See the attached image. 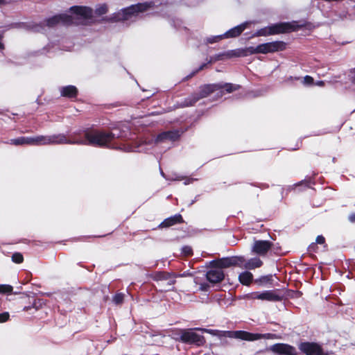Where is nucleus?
Returning a JSON list of instances; mask_svg holds the SVG:
<instances>
[{
  "mask_svg": "<svg viewBox=\"0 0 355 355\" xmlns=\"http://www.w3.org/2000/svg\"><path fill=\"white\" fill-rule=\"evenodd\" d=\"M92 17V10L88 7L73 6L71 7L68 13L55 16L49 20L50 25L57 24H77L80 19H87Z\"/></svg>",
  "mask_w": 355,
  "mask_h": 355,
  "instance_id": "nucleus-1",
  "label": "nucleus"
},
{
  "mask_svg": "<svg viewBox=\"0 0 355 355\" xmlns=\"http://www.w3.org/2000/svg\"><path fill=\"white\" fill-rule=\"evenodd\" d=\"M64 135H58L52 136H37L35 137H19L11 139L8 144L12 145H47L59 144H71Z\"/></svg>",
  "mask_w": 355,
  "mask_h": 355,
  "instance_id": "nucleus-2",
  "label": "nucleus"
},
{
  "mask_svg": "<svg viewBox=\"0 0 355 355\" xmlns=\"http://www.w3.org/2000/svg\"><path fill=\"white\" fill-rule=\"evenodd\" d=\"M149 5L148 3H138L132 5L126 8L122 9L116 12L113 16L114 21H126L130 20L148 10Z\"/></svg>",
  "mask_w": 355,
  "mask_h": 355,
  "instance_id": "nucleus-3",
  "label": "nucleus"
},
{
  "mask_svg": "<svg viewBox=\"0 0 355 355\" xmlns=\"http://www.w3.org/2000/svg\"><path fill=\"white\" fill-rule=\"evenodd\" d=\"M286 44L282 41H275L259 44L255 47L250 46L245 49L247 54L268 53L276 51H282L286 49Z\"/></svg>",
  "mask_w": 355,
  "mask_h": 355,
  "instance_id": "nucleus-4",
  "label": "nucleus"
},
{
  "mask_svg": "<svg viewBox=\"0 0 355 355\" xmlns=\"http://www.w3.org/2000/svg\"><path fill=\"white\" fill-rule=\"evenodd\" d=\"M88 144L98 146H107L114 138V135L110 132H92L85 135Z\"/></svg>",
  "mask_w": 355,
  "mask_h": 355,
  "instance_id": "nucleus-5",
  "label": "nucleus"
},
{
  "mask_svg": "<svg viewBox=\"0 0 355 355\" xmlns=\"http://www.w3.org/2000/svg\"><path fill=\"white\" fill-rule=\"evenodd\" d=\"M244 299L248 300H259L261 301L278 302L282 300V297L277 291H257L246 294Z\"/></svg>",
  "mask_w": 355,
  "mask_h": 355,
  "instance_id": "nucleus-6",
  "label": "nucleus"
},
{
  "mask_svg": "<svg viewBox=\"0 0 355 355\" xmlns=\"http://www.w3.org/2000/svg\"><path fill=\"white\" fill-rule=\"evenodd\" d=\"M197 329H190L182 330L180 333V339L181 341L187 343H193L198 345H202L205 343L204 337L196 332Z\"/></svg>",
  "mask_w": 355,
  "mask_h": 355,
  "instance_id": "nucleus-7",
  "label": "nucleus"
},
{
  "mask_svg": "<svg viewBox=\"0 0 355 355\" xmlns=\"http://www.w3.org/2000/svg\"><path fill=\"white\" fill-rule=\"evenodd\" d=\"M230 337L239 338L241 340L253 341L261 338H270L272 337L271 334H251L243 331H236L228 332Z\"/></svg>",
  "mask_w": 355,
  "mask_h": 355,
  "instance_id": "nucleus-8",
  "label": "nucleus"
},
{
  "mask_svg": "<svg viewBox=\"0 0 355 355\" xmlns=\"http://www.w3.org/2000/svg\"><path fill=\"white\" fill-rule=\"evenodd\" d=\"M246 28V24H243L239 26L234 27L233 28L229 30L223 35H220L217 36H214L212 37H209L207 39V41L209 43L217 42L224 38H230L235 37L239 36Z\"/></svg>",
  "mask_w": 355,
  "mask_h": 355,
  "instance_id": "nucleus-9",
  "label": "nucleus"
},
{
  "mask_svg": "<svg viewBox=\"0 0 355 355\" xmlns=\"http://www.w3.org/2000/svg\"><path fill=\"white\" fill-rule=\"evenodd\" d=\"M243 262L242 257H225L214 261V265L216 268L221 270L222 268H227L234 266H241Z\"/></svg>",
  "mask_w": 355,
  "mask_h": 355,
  "instance_id": "nucleus-10",
  "label": "nucleus"
},
{
  "mask_svg": "<svg viewBox=\"0 0 355 355\" xmlns=\"http://www.w3.org/2000/svg\"><path fill=\"white\" fill-rule=\"evenodd\" d=\"M300 349L306 355H324L320 345L313 343H303L299 346Z\"/></svg>",
  "mask_w": 355,
  "mask_h": 355,
  "instance_id": "nucleus-11",
  "label": "nucleus"
},
{
  "mask_svg": "<svg viewBox=\"0 0 355 355\" xmlns=\"http://www.w3.org/2000/svg\"><path fill=\"white\" fill-rule=\"evenodd\" d=\"M271 350L282 355H296V351L293 347L283 343L273 345Z\"/></svg>",
  "mask_w": 355,
  "mask_h": 355,
  "instance_id": "nucleus-12",
  "label": "nucleus"
},
{
  "mask_svg": "<svg viewBox=\"0 0 355 355\" xmlns=\"http://www.w3.org/2000/svg\"><path fill=\"white\" fill-rule=\"evenodd\" d=\"M221 87L219 85H207L201 88L199 96L193 101L187 103V105H192L196 101L201 98L207 97L209 94L219 89Z\"/></svg>",
  "mask_w": 355,
  "mask_h": 355,
  "instance_id": "nucleus-13",
  "label": "nucleus"
},
{
  "mask_svg": "<svg viewBox=\"0 0 355 355\" xmlns=\"http://www.w3.org/2000/svg\"><path fill=\"white\" fill-rule=\"evenodd\" d=\"M294 30L293 26L288 23H280L269 27L268 34H278Z\"/></svg>",
  "mask_w": 355,
  "mask_h": 355,
  "instance_id": "nucleus-14",
  "label": "nucleus"
},
{
  "mask_svg": "<svg viewBox=\"0 0 355 355\" xmlns=\"http://www.w3.org/2000/svg\"><path fill=\"white\" fill-rule=\"evenodd\" d=\"M207 279L211 283H218L224 279V273L215 266L207 272Z\"/></svg>",
  "mask_w": 355,
  "mask_h": 355,
  "instance_id": "nucleus-15",
  "label": "nucleus"
},
{
  "mask_svg": "<svg viewBox=\"0 0 355 355\" xmlns=\"http://www.w3.org/2000/svg\"><path fill=\"white\" fill-rule=\"evenodd\" d=\"M270 243L267 241H255L253 246V251L259 254H263L270 248Z\"/></svg>",
  "mask_w": 355,
  "mask_h": 355,
  "instance_id": "nucleus-16",
  "label": "nucleus"
},
{
  "mask_svg": "<svg viewBox=\"0 0 355 355\" xmlns=\"http://www.w3.org/2000/svg\"><path fill=\"white\" fill-rule=\"evenodd\" d=\"M153 279L157 282H159L160 285H164L165 280L167 279H168V285L170 286H173V285L175 284L174 277H172V275H170L169 273L164 272H159L155 273L153 275Z\"/></svg>",
  "mask_w": 355,
  "mask_h": 355,
  "instance_id": "nucleus-17",
  "label": "nucleus"
},
{
  "mask_svg": "<svg viewBox=\"0 0 355 355\" xmlns=\"http://www.w3.org/2000/svg\"><path fill=\"white\" fill-rule=\"evenodd\" d=\"M262 261L258 258L251 259L244 263V261L241 263V268L252 270L257 268L261 267Z\"/></svg>",
  "mask_w": 355,
  "mask_h": 355,
  "instance_id": "nucleus-18",
  "label": "nucleus"
},
{
  "mask_svg": "<svg viewBox=\"0 0 355 355\" xmlns=\"http://www.w3.org/2000/svg\"><path fill=\"white\" fill-rule=\"evenodd\" d=\"M182 222V216L180 214L175 215L172 217H170L168 218H166L164 220L161 226L164 227H167L172 226L177 223H180Z\"/></svg>",
  "mask_w": 355,
  "mask_h": 355,
  "instance_id": "nucleus-19",
  "label": "nucleus"
},
{
  "mask_svg": "<svg viewBox=\"0 0 355 355\" xmlns=\"http://www.w3.org/2000/svg\"><path fill=\"white\" fill-rule=\"evenodd\" d=\"M61 95L65 97H75L77 94L78 90L76 87L73 85H69L63 87L60 89Z\"/></svg>",
  "mask_w": 355,
  "mask_h": 355,
  "instance_id": "nucleus-20",
  "label": "nucleus"
},
{
  "mask_svg": "<svg viewBox=\"0 0 355 355\" xmlns=\"http://www.w3.org/2000/svg\"><path fill=\"white\" fill-rule=\"evenodd\" d=\"M253 275L250 272H243L240 274L239 279L240 282L243 284L248 286L252 281Z\"/></svg>",
  "mask_w": 355,
  "mask_h": 355,
  "instance_id": "nucleus-21",
  "label": "nucleus"
},
{
  "mask_svg": "<svg viewBox=\"0 0 355 355\" xmlns=\"http://www.w3.org/2000/svg\"><path fill=\"white\" fill-rule=\"evenodd\" d=\"M219 85L221 87L220 89L224 88L229 93L238 89V88H239L238 85H232L230 83H226L223 85Z\"/></svg>",
  "mask_w": 355,
  "mask_h": 355,
  "instance_id": "nucleus-22",
  "label": "nucleus"
},
{
  "mask_svg": "<svg viewBox=\"0 0 355 355\" xmlns=\"http://www.w3.org/2000/svg\"><path fill=\"white\" fill-rule=\"evenodd\" d=\"M12 286L8 284L0 285V293H10L12 291Z\"/></svg>",
  "mask_w": 355,
  "mask_h": 355,
  "instance_id": "nucleus-23",
  "label": "nucleus"
},
{
  "mask_svg": "<svg viewBox=\"0 0 355 355\" xmlns=\"http://www.w3.org/2000/svg\"><path fill=\"white\" fill-rule=\"evenodd\" d=\"M23 256L19 252L14 253L12 256V260L16 263H20L23 261Z\"/></svg>",
  "mask_w": 355,
  "mask_h": 355,
  "instance_id": "nucleus-24",
  "label": "nucleus"
},
{
  "mask_svg": "<svg viewBox=\"0 0 355 355\" xmlns=\"http://www.w3.org/2000/svg\"><path fill=\"white\" fill-rule=\"evenodd\" d=\"M271 277L272 276H264L259 279L255 280V282L259 284V285H262L267 282H269L271 279Z\"/></svg>",
  "mask_w": 355,
  "mask_h": 355,
  "instance_id": "nucleus-25",
  "label": "nucleus"
},
{
  "mask_svg": "<svg viewBox=\"0 0 355 355\" xmlns=\"http://www.w3.org/2000/svg\"><path fill=\"white\" fill-rule=\"evenodd\" d=\"M123 295L119 293L114 295L113 298V301L115 304H119L123 302Z\"/></svg>",
  "mask_w": 355,
  "mask_h": 355,
  "instance_id": "nucleus-26",
  "label": "nucleus"
},
{
  "mask_svg": "<svg viewBox=\"0 0 355 355\" xmlns=\"http://www.w3.org/2000/svg\"><path fill=\"white\" fill-rule=\"evenodd\" d=\"M9 318V313L8 312H5L0 314V322H4L7 321Z\"/></svg>",
  "mask_w": 355,
  "mask_h": 355,
  "instance_id": "nucleus-27",
  "label": "nucleus"
},
{
  "mask_svg": "<svg viewBox=\"0 0 355 355\" xmlns=\"http://www.w3.org/2000/svg\"><path fill=\"white\" fill-rule=\"evenodd\" d=\"M198 331H200L202 332H207L212 335H216L218 333L217 330H213V329H197Z\"/></svg>",
  "mask_w": 355,
  "mask_h": 355,
  "instance_id": "nucleus-28",
  "label": "nucleus"
},
{
  "mask_svg": "<svg viewBox=\"0 0 355 355\" xmlns=\"http://www.w3.org/2000/svg\"><path fill=\"white\" fill-rule=\"evenodd\" d=\"M182 252L185 255L188 256V255H190L191 254L192 250H191V248L190 247L185 246V247L182 248Z\"/></svg>",
  "mask_w": 355,
  "mask_h": 355,
  "instance_id": "nucleus-29",
  "label": "nucleus"
},
{
  "mask_svg": "<svg viewBox=\"0 0 355 355\" xmlns=\"http://www.w3.org/2000/svg\"><path fill=\"white\" fill-rule=\"evenodd\" d=\"M313 82V78L309 76H306L304 78V80H303V83L305 84V85H309L311 83H312Z\"/></svg>",
  "mask_w": 355,
  "mask_h": 355,
  "instance_id": "nucleus-30",
  "label": "nucleus"
},
{
  "mask_svg": "<svg viewBox=\"0 0 355 355\" xmlns=\"http://www.w3.org/2000/svg\"><path fill=\"white\" fill-rule=\"evenodd\" d=\"M169 135L170 134L169 133H163L162 135H160L159 137H158V139L159 140H162V139H167L168 137H169Z\"/></svg>",
  "mask_w": 355,
  "mask_h": 355,
  "instance_id": "nucleus-31",
  "label": "nucleus"
},
{
  "mask_svg": "<svg viewBox=\"0 0 355 355\" xmlns=\"http://www.w3.org/2000/svg\"><path fill=\"white\" fill-rule=\"evenodd\" d=\"M324 238L322 236H318L316 238V243L319 244H323L324 243Z\"/></svg>",
  "mask_w": 355,
  "mask_h": 355,
  "instance_id": "nucleus-32",
  "label": "nucleus"
},
{
  "mask_svg": "<svg viewBox=\"0 0 355 355\" xmlns=\"http://www.w3.org/2000/svg\"><path fill=\"white\" fill-rule=\"evenodd\" d=\"M349 218L352 222H355V214H351Z\"/></svg>",
  "mask_w": 355,
  "mask_h": 355,
  "instance_id": "nucleus-33",
  "label": "nucleus"
},
{
  "mask_svg": "<svg viewBox=\"0 0 355 355\" xmlns=\"http://www.w3.org/2000/svg\"><path fill=\"white\" fill-rule=\"evenodd\" d=\"M316 85H318V86H323L324 85V82L323 81H318L316 83Z\"/></svg>",
  "mask_w": 355,
  "mask_h": 355,
  "instance_id": "nucleus-34",
  "label": "nucleus"
},
{
  "mask_svg": "<svg viewBox=\"0 0 355 355\" xmlns=\"http://www.w3.org/2000/svg\"><path fill=\"white\" fill-rule=\"evenodd\" d=\"M165 285H166V286H168V287H171V286L168 285V279L165 280V282H164V284L163 286H165Z\"/></svg>",
  "mask_w": 355,
  "mask_h": 355,
  "instance_id": "nucleus-35",
  "label": "nucleus"
},
{
  "mask_svg": "<svg viewBox=\"0 0 355 355\" xmlns=\"http://www.w3.org/2000/svg\"><path fill=\"white\" fill-rule=\"evenodd\" d=\"M7 1L6 0H0V4L1 3H6Z\"/></svg>",
  "mask_w": 355,
  "mask_h": 355,
  "instance_id": "nucleus-36",
  "label": "nucleus"
},
{
  "mask_svg": "<svg viewBox=\"0 0 355 355\" xmlns=\"http://www.w3.org/2000/svg\"><path fill=\"white\" fill-rule=\"evenodd\" d=\"M169 289H170L169 288H164V291H168V290H169Z\"/></svg>",
  "mask_w": 355,
  "mask_h": 355,
  "instance_id": "nucleus-37",
  "label": "nucleus"
}]
</instances>
